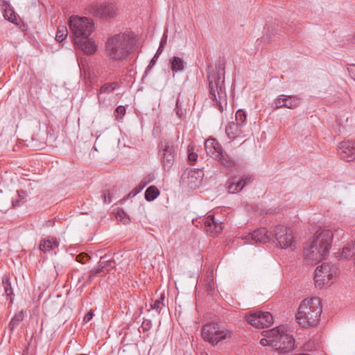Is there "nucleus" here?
I'll use <instances>...</instances> for the list:
<instances>
[{
  "instance_id": "1",
  "label": "nucleus",
  "mask_w": 355,
  "mask_h": 355,
  "mask_svg": "<svg viewBox=\"0 0 355 355\" xmlns=\"http://www.w3.org/2000/svg\"><path fill=\"white\" fill-rule=\"evenodd\" d=\"M73 40L85 53L92 55L97 51L95 42L89 36L94 31L93 21L85 17L72 16L69 21Z\"/></svg>"
},
{
  "instance_id": "2",
  "label": "nucleus",
  "mask_w": 355,
  "mask_h": 355,
  "mask_svg": "<svg viewBox=\"0 0 355 355\" xmlns=\"http://www.w3.org/2000/svg\"><path fill=\"white\" fill-rule=\"evenodd\" d=\"M225 60H219L216 65V72H214L212 67L209 66L207 78L209 81V97L214 102V105L218 109L220 112L227 107V96L225 88Z\"/></svg>"
},
{
  "instance_id": "3",
  "label": "nucleus",
  "mask_w": 355,
  "mask_h": 355,
  "mask_svg": "<svg viewBox=\"0 0 355 355\" xmlns=\"http://www.w3.org/2000/svg\"><path fill=\"white\" fill-rule=\"evenodd\" d=\"M334 234L329 230H318L304 246V255L311 262L320 261L329 254Z\"/></svg>"
},
{
  "instance_id": "4",
  "label": "nucleus",
  "mask_w": 355,
  "mask_h": 355,
  "mask_svg": "<svg viewBox=\"0 0 355 355\" xmlns=\"http://www.w3.org/2000/svg\"><path fill=\"white\" fill-rule=\"evenodd\" d=\"M135 41L129 33L115 34L107 38L105 42V52L112 60H123L132 51Z\"/></svg>"
},
{
  "instance_id": "5",
  "label": "nucleus",
  "mask_w": 355,
  "mask_h": 355,
  "mask_svg": "<svg viewBox=\"0 0 355 355\" xmlns=\"http://www.w3.org/2000/svg\"><path fill=\"white\" fill-rule=\"evenodd\" d=\"M322 311L320 298L304 300L299 306L296 319L303 327L315 326L318 323Z\"/></svg>"
},
{
  "instance_id": "6",
  "label": "nucleus",
  "mask_w": 355,
  "mask_h": 355,
  "mask_svg": "<svg viewBox=\"0 0 355 355\" xmlns=\"http://www.w3.org/2000/svg\"><path fill=\"white\" fill-rule=\"evenodd\" d=\"M271 339L272 345L280 353L291 352L295 347V340L291 335L285 333L279 327L272 329L267 335Z\"/></svg>"
},
{
  "instance_id": "7",
  "label": "nucleus",
  "mask_w": 355,
  "mask_h": 355,
  "mask_svg": "<svg viewBox=\"0 0 355 355\" xmlns=\"http://www.w3.org/2000/svg\"><path fill=\"white\" fill-rule=\"evenodd\" d=\"M205 148L207 155L217 160L225 168H231L234 166V159L223 151L221 145L216 139H207L205 142Z\"/></svg>"
},
{
  "instance_id": "8",
  "label": "nucleus",
  "mask_w": 355,
  "mask_h": 355,
  "mask_svg": "<svg viewBox=\"0 0 355 355\" xmlns=\"http://www.w3.org/2000/svg\"><path fill=\"white\" fill-rule=\"evenodd\" d=\"M232 332L216 323H208L202 329V337L203 339L215 345L220 341L230 337Z\"/></svg>"
},
{
  "instance_id": "9",
  "label": "nucleus",
  "mask_w": 355,
  "mask_h": 355,
  "mask_svg": "<svg viewBox=\"0 0 355 355\" xmlns=\"http://www.w3.org/2000/svg\"><path fill=\"white\" fill-rule=\"evenodd\" d=\"M159 157L165 171H168L175 161V146L172 141H162L158 146Z\"/></svg>"
},
{
  "instance_id": "10",
  "label": "nucleus",
  "mask_w": 355,
  "mask_h": 355,
  "mask_svg": "<svg viewBox=\"0 0 355 355\" xmlns=\"http://www.w3.org/2000/svg\"><path fill=\"white\" fill-rule=\"evenodd\" d=\"M272 237H275L279 246L282 249L291 247L293 243L292 230L283 225H277L272 233Z\"/></svg>"
},
{
  "instance_id": "11",
  "label": "nucleus",
  "mask_w": 355,
  "mask_h": 355,
  "mask_svg": "<svg viewBox=\"0 0 355 355\" xmlns=\"http://www.w3.org/2000/svg\"><path fill=\"white\" fill-rule=\"evenodd\" d=\"M246 320L258 329L268 327L273 322L272 315L269 312L257 311L247 315Z\"/></svg>"
},
{
  "instance_id": "12",
  "label": "nucleus",
  "mask_w": 355,
  "mask_h": 355,
  "mask_svg": "<svg viewBox=\"0 0 355 355\" xmlns=\"http://www.w3.org/2000/svg\"><path fill=\"white\" fill-rule=\"evenodd\" d=\"M89 12L99 18H112L116 15V8L112 3H96L89 8Z\"/></svg>"
},
{
  "instance_id": "13",
  "label": "nucleus",
  "mask_w": 355,
  "mask_h": 355,
  "mask_svg": "<svg viewBox=\"0 0 355 355\" xmlns=\"http://www.w3.org/2000/svg\"><path fill=\"white\" fill-rule=\"evenodd\" d=\"M301 103V98L297 95H284L278 96L272 102L273 109L277 110L280 107H287L288 109H295Z\"/></svg>"
},
{
  "instance_id": "14",
  "label": "nucleus",
  "mask_w": 355,
  "mask_h": 355,
  "mask_svg": "<svg viewBox=\"0 0 355 355\" xmlns=\"http://www.w3.org/2000/svg\"><path fill=\"white\" fill-rule=\"evenodd\" d=\"M252 182V177L248 175L234 176L227 182V189L230 193H236L241 191L245 186Z\"/></svg>"
},
{
  "instance_id": "15",
  "label": "nucleus",
  "mask_w": 355,
  "mask_h": 355,
  "mask_svg": "<svg viewBox=\"0 0 355 355\" xmlns=\"http://www.w3.org/2000/svg\"><path fill=\"white\" fill-rule=\"evenodd\" d=\"M204 224V228L206 232L212 236L218 235L223 230V223L216 219L214 215H209L206 218L202 219Z\"/></svg>"
},
{
  "instance_id": "16",
  "label": "nucleus",
  "mask_w": 355,
  "mask_h": 355,
  "mask_svg": "<svg viewBox=\"0 0 355 355\" xmlns=\"http://www.w3.org/2000/svg\"><path fill=\"white\" fill-rule=\"evenodd\" d=\"M272 232H268L265 227L259 228L246 236L252 244L257 243H266L272 239Z\"/></svg>"
},
{
  "instance_id": "17",
  "label": "nucleus",
  "mask_w": 355,
  "mask_h": 355,
  "mask_svg": "<svg viewBox=\"0 0 355 355\" xmlns=\"http://www.w3.org/2000/svg\"><path fill=\"white\" fill-rule=\"evenodd\" d=\"M339 154L342 159L347 162L355 159V141H345L340 143Z\"/></svg>"
},
{
  "instance_id": "18",
  "label": "nucleus",
  "mask_w": 355,
  "mask_h": 355,
  "mask_svg": "<svg viewBox=\"0 0 355 355\" xmlns=\"http://www.w3.org/2000/svg\"><path fill=\"white\" fill-rule=\"evenodd\" d=\"M171 69L173 74L178 72H182L186 67V62L183 58L178 56H173L169 60Z\"/></svg>"
},
{
  "instance_id": "19",
  "label": "nucleus",
  "mask_w": 355,
  "mask_h": 355,
  "mask_svg": "<svg viewBox=\"0 0 355 355\" xmlns=\"http://www.w3.org/2000/svg\"><path fill=\"white\" fill-rule=\"evenodd\" d=\"M59 245L58 242L52 239H44L41 240L40 243V249L44 252H50Z\"/></svg>"
},
{
  "instance_id": "20",
  "label": "nucleus",
  "mask_w": 355,
  "mask_h": 355,
  "mask_svg": "<svg viewBox=\"0 0 355 355\" xmlns=\"http://www.w3.org/2000/svg\"><path fill=\"white\" fill-rule=\"evenodd\" d=\"M241 127V126L239 124L234 123V122L230 123L225 128V132L227 137L230 139H234L236 137H239L241 132L240 129Z\"/></svg>"
},
{
  "instance_id": "21",
  "label": "nucleus",
  "mask_w": 355,
  "mask_h": 355,
  "mask_svg": "<svg viewBox=\"0 0 355 355\" xmlns=\"http://www.w3.org/2000/svg\"><path fill=\"white\" fill-rule=\"evenodd\" d=\"M106 256L101 257L100 261L98 263V266L101 268L102 272H109L111 269L115 268V261L114 259H106Z\"/></svg>"
},
{
  "instance_id": "22",
  "label": "nucleus",
  "mask_w": 355,
  "mask_h": 355,
  "mask_svg": "<svg viewBox=\"0 0 355 355\" xmlns=\"http://www.w3.org/2000/svg\"><path fill=\"white\" fill-rule=\"evenodd\" d=\"M327 268V266H318L315 270L314 281L315 286L322 288L326 283L324 275L321 274L322 269Z\"/></svg>"
},
{
  "instance_id": "23",
  "label": "nucleus",
  "mask_w": 355,
  "mask_h": 355,
  "mask_svg": "<svg viewBox=\"0 0 355 355\" xmlns=\"http://www.w3.org/2000/svg\"><path fill=\"white\" fill-rule=\"evenodd\" d=\"M3 17L7 21L14 24H18V16L14 11L13 8L10 6L6 7L4 10Z\"/></svg>"
},
{
  "instance_id": "24",
  "label": "nucleus",
  "mask_w": 355,
  "mask_h": 355,
  "mask_svg": "<svg viewBox=\"0 0 355 355\" xmlns=\"http://www.w3.org/2000/svg\"><path fill=\"white\" fill-rule=\"evenodd\" d=\"M119 87V84L116 82L107 83L103 85L98 90L97 95L98 99H100V95L102 94H110Z\"/></svg>"
},
{
  "instance_id": "25",
  "label": "nucleus",
  "mask_w": 355,
  "mask_h": 355,
  "mask_svg": "<svg viewBox=\"0 0 355 355\" xmlns=\"http://www.w3.org/2000/svg\"><path fill=\"white\" fill-rule=\"evenodd\" d=\"M355 255V243H348L342 249L340 258L349 259Z\"/></svg>"
},
{
  "instance_id": "26",
  "label": "nucleus",
  "mask_w": 355,
  "mask_h": 355,
  "mask_svg": "<svg viewBox=\"0 0 355 355\" xmlns=\"http://www.w3.org/2000/svg\"><path fill=\"white\" fill-rule=\"evenodd\" d=\"M204 173L200 168L190 169L188 171V178H191V182L200 183L203 178Z\"/></svg>"
},
{
  "instance_id": "27",
  "label": "nucleus",
  "mask_w": 355,
  "mask_h": 355,
  "mask_svg": "<svg viewBox=\"0 0 355 355\" xmlns=\"http://www.w3.org/2000/svg\"><path fill=\"white\" fill-rule=\"evenodd\" d=\"M159 195V191L155 186H150L145 191V199L148 201H153Z\"/></svg>"
},
{
  "instance_id": "28",
  "label": "nucleus",
  "mask_w": 355,
  "mask_h": 355,
  "mask_svg": "<svg viewBox=\"0 0 355 355\" xmlns=\"http://www.w3.org/2000/svg\"><path fill=\"white\" fill-rule=\"evenodd\" d=\"M24 318V315L22 311L17 313L8 324V328L9 330L10 331H13V330L19 325V322H21Z\"/></svg>"
},
{
  "instance_id": "29",
  "label": "nucleus",
  "mask_w": 355,
  "mask_h": 355,
  "mask_svg": "<svg viewBox=\"0 0 355 355\" xmlns=\"http://www.w3.org/2000/svg\"><path fill=\"white\" fill-rule=\"evenodd\" d=\"M320 266H327V268L322 269L320 272L324 275V278L327 281V283H328L329 280L332 279L334 273L336 272V268L328 263H322Z\"/></svg>"
},
{
  "instance_id": "30",
  "label": "nucleus",
  "mask_w": 355,
  "mask_h": 355,
  "mask_svg": "<svg viewBox=\"0 0 355 355\" xmlns=\"http://www.w3.org/2000/svg\"><path fill=\"white\" fill-rule=\"evenodd\" d=\"M165 300V295L164 293L160 294L158 299L155 300L151 304L150 308L156 311L157 313H159L161 309L164 306V301Z\"/></svg>"
},
{
  "instance_id": "31",
  "label": "nucleus",
  "mask_w": 355,
  "mask_h": 355,
  "mask_svg": "<svg viewBox=\"0 0 355 355\" xmlns=\"http://www.w3.org/2000/svg\"><path fill=\"white\" fill-rule=\"evenodd\" d=\"M2 285L6 295L10 297V303H12L13 299L11 296L13 295V291L8 277H6L2 279Z\"/></svg>"
},
{
  "instance_id": "32",
  "label": "nucleus",
  "mask_w": 355,
  "mask_h": 355,
  "mask_svg": "<svg viewBox=\"0 0 355 355\" xmlns=\"http://www.w3.org/2000/svg\"><path fill=\"white\" fill-rule=\"evenodd\" d=\"M68 35V31L65 26H59L57 28L55 40L58 42L64 41Z\"/></svg>"
},
{
  "instance_id": "33",
  "label": "nucleus",
  "mask_w": 355,
  "mask_h": 355,
  "mask_svg": "<svg viewBox=\"0 0 355 355\" xmlns=\"http://www.w3.org/2000/svg\"><path fill=\"white\" fill-rule=\"evenodd\" d=\"M236 121L240 126H243L245 123L247 116L246 113L243 110H239L235 115Z\"/></svg>"
},
{
  "instance_id": "34",
  "label": "nucleus",
  "mask_w": 355,
  "mask_h": 355,
  "mask_svg": "<svg viewBox=\"0 0 355 355\" xmlns=\"http://www.w3.org/2000/svg\"><path fill=\"white\" fill-rule=\"evenodd\" d=\"M18 200L12 201L13 207H17L19 205V202L26 199L28 196L27 191L23 189H20L17 191Z\"/></svg>"
},
{
  "instance_id": "35",
  "label": "nucleus",
  "mask_w": 355,
  "mask_h": 355,
  "mask_svg": "<svg viewBox=\"0 0 355 355\" xmlns=\"http://www.w3.org/2000/svg\"><path fill=\"white\" fill-rule=\"evenodd\" d=\"M125 107L123 105H119L114 110V114L116 120H120L125 114Z\"/></svg>"
},
{
  "instance_id": "36",
  "label": "nucleus",
  "mask_w": 355,
  "mask_h": 355,
  "mask_svg": "<svg viewBox=\"0 0 355 355\" xmlns=\"http://www.w3.org/2000/svg\"><path fill=\"white\" fill-rule=\"evenodd\" d=\"M102 272L101 268L98 266L97 268L92 269L89 271V274L86 282V284H89L94 279L95 277H96L98 274Z\"/></svg>"
},
{
  "instance_id": "37",
  "label": "nucleus",
  "mask_w": 355,
  "mask_h": 355,
  "mask_svg": "<svg viewBox=\"0 0 355 355\" xmlns=\"http://www.w3.org/2000/svg\"><path fill=\"white\" fill-rule=\"evenodd\" d=\"M102 197L103 198V202L105 204L111 203L112 196L109 190H104L103 192Z\"/></svg>"
},
{
  "instance_id": "38",
  "label": "nucleus",
  "mask_w": 355,
  "mask_h": 355,
  "mask_svg": "<svg viewBox=\"0 0 355 355\" xmlns=\"http://www.w3.org/2000/svg\"><path fill=\"white\" fill-rule=\"evenodd\" d=\"M90 258L89 255L87 253H80L76 256V260L78 262L84 263L86 261L89 260Z\"/></svg>"
},
{
  "instance_id": "39",
  "label": "nucleus",
  "mask_w": 355,
  "mask_h": 355,
  "mask_svg": "<svg viewBox=\"0 0 355 355\" xmlns=\"http://www.w3.org/2000/svg\"><path fill=\"white\" fill-rule=\"evenodd\" d=\"M175 111H176V114L178 115V117L181 118L185 113V110H184L182 107H181V105H180V100L178 98L177 101H176V108H175Z\"/></svg>"
},
{
  "instance_id": "40",
  "label": "nucleus",
  "mask_w": 355,
  "mask_h": 355,
  "mask_svg": "<svg viewBox=\"0 0 355 355\" xmlns=\"http://www.w3.org/2000/svg\"><path fill=\"white\" fill-rule=\"evenodd\" d=\"M198 159V155L194 152H191L189 148L188 160L190 164L193 165Z\"/></svg>"
},
{
  "instance_id": "41",
  "label": "nucleus",
  "mask_w": 355,
  "mask_h": 355,
  "mask_svg": "<svg viewBox=\"0 0 355 355\" xmlns=\"http://www.w3.org/2000/svg\"><path fill=\"white\" fill-rule=\"evenodd\" d=\"M152 327V322L150 320H144L141 325V328L144 331H147Z\"/></svg>"
},
{
  "instance_id": "42",
  "label": "nucleus",
  "mask_w": 355,
  "mask_h": 355,
  "mask_svg": "<svg viewBox=\"0 0 355 355\" xmlns=\"http://www.w3.org/2000/svg\"><path fill=\"white\" fill-rule=\"evenodd\" d=\"M116 218L121 220H123L124 223L129 220V218L127 217L126 214L122 209L118 211Z\"/></svg>"
},
{
  "instance_id": "43",
  "label": "nucleus",
  "mask_w": 355,
  "mask_h": 355,
  "mask_svg": "<svg viewBox=\"0 0 355 355\" xmlns=\"http://www.w3.org/2000/svg\"><path fill=\"white\" fill-rule=\"evenodd\" d=\"M166 44V37H162L161 40L160 44H159V46L156 52L157 55H159L162 53Z\"/></svg>"
},
{
  "instance_id": "44",
  "label": "nucleus",
  "mask_w": 355,
  "mask_h": 355,
  "mask_svg": "<svg viewBox=\"0 0 355 355\" xmlns=\"http://www.w3.org/2000/svg\"><path fill=\"white\" fill-rule=\"evenodd\" d=\"M159 57L158 55H157L156 53L155 54L154 57L151 59L149 64L148 65V67H146V71H145V74H147L148 71L151 69V67L155 64V62H156V59Z\"/></svg>"
},
{
  "instance_id": "45",
  "label": "nucleus",
  "mask_w": 355,
  "mask_h": 355,
  "mask_svg": "<svg viewBox=\"0 0 355 355\" xmlns=\"http://www.w3.org/2000/svg\"><path fill=\"white\" fill-rule=\"evenodd\" d=\"M146 182L142 180L141 182L134 188V189L135 190L136 193H139L144 189L145 187H146Z\"/></svg>"
},
{
  "instance_id": "46",
  "label": "nucleus",
  "mask_w": 355,
  "mask_h": 355,
  "mask_svg": "<svg viewBox=\"0 0 355 355\" xmlns=\"http://www.w3.org/2000/svg\"><path fill=\"white\" fill-rule=\"evenodd\" d=\"M347 70L350 76L355 80V64H349Z\"/></svg>"
},
{
  "instance_id": "47",
  "label": "nucleus",
  "mask_w": 355,
  "mask_h": 355,
  "mask_svg": "<svg viewBox=\"0 0 355 355\" xmlns=\"http://www.w3.org/2000/svg\"><path fill=\"white\" fill-rule=\"evenodd\" d=\"M93 316H94V313H93L92 311H89V312H87L86 313V315L83 318V322L84 323L89 322L92 319Z\"/></svg>"
},
{
  "instance_id": "48",
  "label": "nucleus",
  "mask_w": 355,
  "mask_h": 355,
  "mask_svg": "<svg viewBox=\"0 0 355 355\" xmlns=\"http://www.w3.org/2000/svg\"><path fill=\"white\" fill-rule=\"evenodd\" d=\"M155 180V175L154 173H150L148 175V176L143 179V180L146 182V184H149L150 182H153Z\"/></svg>"
},
{
  "instance_id": "49",
  "label": "nucleus",
  "mask_w": 355,
  "mask_h": 355,
  "mask_svg": "<svg viewBox=\"0 0 355 355\" xmlns=\"http://www.w3.org/2000/svg\"><path fill=\"white\" fill-rule=\"evenodd\" d=\"M138 193H136L135 190L133 189L124 198L128 199L130 198L135 197Z\"/></svg>"
},
{
  "instance_id": "50",
  "label": "nucleus",
  "mask_w": 355,
  "mask_h": 355,
  "mask_svg": "<svg viewBox=\"0 0 355 355\" xmlns=\"http://www.w3.org/2000/svg\"><path fill=\"white\" fill-rule=\"evenodd\" d=\"M34 141H35V139L33 138H32V141L31 142L33 144H31V146L35 147V148H42L43 147L44 144H35Z\"/></svg>"
},
{
  "instance_id": "51",
  "label": "nucleus",
  "mask_w": 355,
  "mask_h": 355,
  "mask_svg": "<svg viewBox=\"0 0 355 355\" xmlns=\"http://www.w3.org/2000/svg\"><path fill=\"white\" fill-rule=\"evenodd\" d=\"M268 342V340L265 338H262L260 341V343L262 345H265L266 344V343Z\"/></svg>"
},
{
  "instance_id": "52",
  "label": "nucleus",
  "mask_w": 355,
  "mask_h": 355,
  "mask_svg": "<svg viewBox=\"0 0 355 355\" xmlns=\"http://www.w3.org/2000/svg\"><path fill=\"white\" fill-rule=\"evenodd\" d=\"M354 264L355 265V256L354 257Z\"/></svg>"
}]
</instances>
